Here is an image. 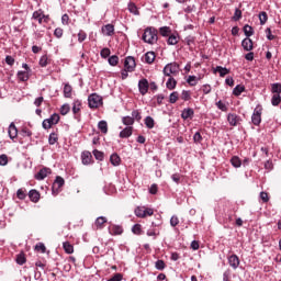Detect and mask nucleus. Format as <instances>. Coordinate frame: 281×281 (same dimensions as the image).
I'll return each instance as SVG.
<instances>
[{
  "label": "nucleus",
  "instance_id": "f257e3e1",
  "mask_svg": "<svg viewBox=\"0 0 281 281\" xmlns=\"http://www.w3.org/2000/svg\"><path fill=\"white\" fill-rule=\"evenodd\" d=\"M158 31L155 27H147L143 34L144 43H148L149 45H155L158 41Z\"/></svg>",
  "mask_w": 281,
  "mask_h": 281
},
{
  "label": "nucleus",
  "instance_id": "f03ea898",
  "mask_svg": "<svg viewBox=\"0 0 281 281\" xmlns=\"http://www.w3.org/2000/svg\"><path fill=\"white\" fill-rule=\"evenodd\" d=\"M32 19H34V21H38L40 25H43V23H49V21L52 20L49 18V14L46 15L43 9L34 11L32 14Z\"/></svg>",
  "mask_w": 281,
  "mask_h": 281
},
{
  "label": "nucleus",
  "instance_id": "7ed1b4c3",
  "mask_svg": "<svg viewBox=\"0 0 281 281\" xmlns=\"http://www.w3.org/2000/svg\"><path fill=\"white\" fill-rule=\"evenodd\" d=\"M134 214L137 216V218H146V216H153L155 211L146 206H137L134 211Z\"/></svg>",
  "mask_w": 281,
  "mask_h": 281
},
{
  "label": "nucleus",
  "instance_id": "20e7f679",
  "mask_svg": "<svg viewBox=\"0 0 281 281\" xmlns=\"http://www.w3.org/2000/svg\"><path fill=\"white\" fill-rule=\"evenodd\" d=\"M88 104L90 109H99V106H102V97L98 93L90 94L88 97Z\"/></svg>",
  "mask_w": 281,
  "mask_h": 281
},
{
  "label": "nucleus",
  "instance_id": "39448f33",
  "mask_svg": "<svg viewBox=\"0 0 281 281\" xmlns=\"http://www.w3.org/2000/svg\"><path fill=\"white\" fill-rule=\"evenodd\" d=\"M58 122H60V115L54 113L49 119L43 121L42 126L45 131H48V128H52V126L58 124Z\"/></svg>",
  "mask_w": 281,
  "mask_h": 281
},
{
  "label": "nucleus",
  "instance_id": "423d86ee",
  "mask_svg": "<svg viewBox=\"0 0 281 281\" xmlns=\"http://www.w3.org/2000/svg\"><path fill=\"white\" fill-rule=\"evenodd\" d=\"M162 71H164L165 76H167L169 78L171 75L176 76V74H179V64H177V61L167 64Z\"/></svg>",
  "mask_w": 281,
  "mask_h": 281
},
{
  "label": "nucleus",
  "instance_id": "0eeeda50",
  "mask_svg": "<svg viewBox=\"0 0 281 281\" xmlns=\"http://www.w3.org/2000/svg\"><path fill=\"white\" fill-rule=\"evenodd\" d=\"M251 122L255 126H260V123L262 122V109L261 108H256L252 116H251Z\"/></svg>",
  "mask_w": 281,
  "mask_h": 281
},
{
  "label": "nucleus",
  "instance_id": "6e6552de",
  "mask_svg": "<svg viewBox=\"0 0 281 281\" xmlns=\"http://www.w3.org/2000/svg\"><path fill=\"white\" fill-rule=\"evenodd\" d=\"M135 67H137V64L135 63V57H126L124 60V69H126V71L133 72L135 71Z\"/></svg>",
  "mask_w": 281,
  "mask_h": 281
},
{
  "label": "nucleus",
  "instance_id": "1a4fd4ad",
  "mask_svg": "<svg viewBox=\"0 0 281 281\" xmlns=\"http://www.w3.org/2000/svg\"><path fill=\"white\" fill-rule=\"evenodd\" d=\"M148 89H150V83L148 82V79H140L138 81V91L140 95H146V93H148Z\"/></svg>",
  "mask_w": 281,
  "mask_h": 281
},
{
  "label": "nucleus",
  "instance_id": "9d476101",
  "mask_svg": "<svg viewBox=\"0 0 281 281\" xmlns=\"http://www.w3.org/2000/svg\"><path fill=\"white\" fill-rule=\"evenodd\" d=\"M101 32L104 36H113V34H115V25L105 24L102 26Z\"/></svg>",
  "mask_w": 281,
  "mask_h": 281
},
{
  "label": "nucleus",
  "instance_id": "9b49d317",
  "mask_svg": "<svg viewBox=\"0 0 281 281\" xmlns=\"http://www.w3.org/2000/svg\"><path fill=\"white\" fill-rule=\"evenodd\" d=\"M82 106V102L80 100L74 101L72 113L75 115V120H80V108Z\"/></svg>",
  "mask_w": 281,
  "mask_h": 281
},
{
  "label": "nucleus",
  "instance_id": "f8f14e48",
  "mask_svg": "<svg viewBox=\"0 0 281 281\" xmlns=\"http://www.w3.org/2000/svg\"><path fill=\"white\" fill-rule=\"evenodd\" d=\"M227 122L231 126H236L237 124H240V116H238L236 113H229L227 115Z\"/></svg>",
  "mask_w": 281,
  "mask_h": 281
},
{
  "label": "nucleus",
  "instance_id": "ddd939ff",
  "mask_svg": "<svg viewBox=\"0 0 281 281\" xmlns=\"http://www.w3.org/2000/svg\"><path fill=\"white\" fill-rule=\"evenodd\" d=\"M52 173V169L49 168H42L36 175H35V179H37V181H43V179H45L47 177V175Z\"/></svg>",
  "mask_w": 281,
  "mask_h": 281
},
{
  "label": "nucleus",
  "instance_id": "4468645a",
  "mask_svg": "<svg viewBox=\"0 0 281 281\" xmlns=\"http://www.w3.org/2000/svg\"><path fill=\"white\" fill-rule=\"evenodd\" d=\"M228 265L233 269H236L237 267H240V259L236 255L228 256Z\"/></svg>",
  "mask_w": 281,
  "mask_h": 281
},
{
  "label": "nucleus",
  "instance_id": "2eb2a0df",
  "mask_svg": "<svg viewBox=\"0 0 281 281\" xmlns=\"http://www.w3.org/2000/svg\"><path fill=\"white\" fill-rule=\"evenodd\" d=\"M241 47L245 52H251L254 49V41L251 38L246 37L241 42Z\"/></svg>",
  "mask_w": 281,
  "mask_h": 281
},
{
  "label": "nucleus",
  "instance_id": "dca6fc26",
  "mask_svg": "<svg viewBox=\"0 0 281 281\" xmlns=\"http://www.w3.org/2000/svg\"><path fill=\"white\" fill-rule=\"evenodd\" d=\"M29 199L32 203H38L41 201V193L36 189H32L29 192Z\"/></svg>",
  "mask_w": 281,
  "mask_h": 281
},
{
  "label": "nucleus",
  "instance_id": "f3484780",
  "mask_svg": "<svg viewBox=\"0 0 281 281\" xmlns=\"http://www.w3.org/2000/svg\"><path fill=\"white\" fill-rule=\"evenodd\" d=\"M81 161L83 166H89L93 161V156L90 154V151H83L81 154Z\"/></svg>",
  "mask_w": 281,
  "mask_h": 281
},
{
  "label": "nucleus",
  "instance_id": "a211bd4d",
  "mask_svg": "<svg viewBox=\"0 0 281 281\" xmlns=\"http://www.w3.org/2000/svg\"><path fill=\"white\" fill-rule=\"evenodd\" d=\"M9 137L10 139H16V137H19V130L16 128V125L14 123H11L9 125Z\"/></svg>",
  "mask_w": 281,
  "mask_h": 281
},
{
  "label": "nucleus",
  "instance_id": "6ab92c4d",
  "mask_svg": "<svg viewBox=\"0 0 281 281\" xmlns=\"http://www.w3.org/2000/svg\"><path fill=\"white\" fill-rule=\"evenodd\" d=\"M109 233H110L112 236H121V234L124 233V228H122V226H120V225H112V226L109 228Z\"/></svg>",
  "mask_w": 281,
  "mask_h": 281
},
{
  "label": "nucleus",
  "instance_id": "aec40b11",
  "mask_svg": "<svg viewBox=\"0 0 281 281\" xmlns=\"http://www.w3.org/2000/svg\"><path fill=\"white\" fill-rule=\"evenodd\" d=\"M65 186V179L60 176H57L54 183H53V191L60 190Z\"/></svg>",
  "mask_w": 281,
  "mask_h": 281
},
{
  "label": "nucleus",
  "instance_id": "412c9836",
  "mask_svg": "<svg viewBox=\"0 0 281 281\" xmlns=\"http://www.w3.org/2000/svg\"><path fill=\"white\" fill-rule=\"evenodd\" d=\"M106 223V217L100 216L94 222V229H104V224Z\"/></svg>",
  "mask_w": 281,
  "mask_h": 281
},
{
  "label": "nucleus",
  "instance_id": "4be33fe9",
  "mask_svg": "<svg viewBox=\"0 0 281 281\" xmlns=\"http://www.w3.org/2000/svg\"><path fill=\"white\" fill-rule=\"evenodd\" d=\"M131 135H133V126H127L120 132V137L122 139H126V138L131 137Z\"/></svg>",
  "mask_w": 281,
  "mask_h": 281
},
{
  "label": "nucleus",
  "instance_id": "5701e85b",
  "mask_svg": "<svg viewBox=\"0 0 281 281\" xmlns=\"http://www.w3.org/2000/svg\"><path fill=\"white\" fill-rule=\"evenodd\" d=\"M156 58L157 55L155 54V52H147L145 54V63H147V65H153Z\"/></svg>",
  "mask_w": 281,
  "mask_h": 281
},
{
  "label": "nucleus",
  "instance_id": "b1692460",
  "mask_svg": "<svg viewBox=\"0 0 281 281\" xmlns=\"http://www.w3.org/2000/svg\"><path fill=\"white\" fill-rule=\"evenodd\" d=\"M18 80L21 82H27L30 80V72L20 70L18 71Z\"/></svg>",
  "mask_w": 281,
  "mask_h": 281
},
{
  "label": "nucleus",
  "instance_id": "393cba45",
  "mask_svg": "<svg viewBox=\"0 0 281 281\" xmlns=\"http://www.w3.org/2000/svg\"><path fill=\"white\" fill-rule=\"evenodd\" d=\"M194 116V110L192 108L184 109L181 113L182 120H189Z\"/></svg>",
  "mask_w": 281,
  "mask_h": 281
},
{
  "label": "nucleus",
  "instance_id": "a878e982",
  "mask_svg": "<svg viewBox=\"0 0 281 281\" xmlns=\"http://www.w3.org/2000/svg\"><path fill=\"white\" fill-rule=\"evenodd\" d=\"M214 74H220L221 78H225L229 74V69L224 68L223 66H216Z\"/></svg>",
  "mask_w": 281,
  "mask_h": 281
},
{
  "label": "nucleus",
  "instance_id": "bb28decb",
  "mask_svg": "<svg viewBox=\"0 0 281 281\" xmlns=\"http://www.w3.org/2000/svg\"><path fill=\"white\" fill-rule=\"evenodd\" d=\"M110 164H112V166H120V164H122V158H120V155L117 154H112L110 157Z\"/></svg>",
  "mask_w": 281,
  "mask_h": 281
},
{
  "label": "nucleus",
  "instance_id": "cd10ccee",
  "mask_svg": "<svg viewBox=\"0 0 281 281\" xmlns=\"http://www.w3.org/2000/svg\"><path fill=\"white\" fill-rule=\"evenodd\" d=\"M98 128L104 135H106V133H109V124L106 123V121H100L98 124Z\"/></svg>",
  "mask_w": 281,
  "mask_h": 281
},
{
  "label": "nucleus",
  "instance_id": "c85d7f7f",
  "mask_svg": "<svg viewBox=\"0 0 281 281\" xmlns=\"http://www.w3.org/2000/svg\"><path fill=\"white\" fill-rule=\"evenodd\" d=\"M231 164L234 168H240L243 166V160L238 156H233L231 158Z\"/></svg>",
  "mask_w": 281,
  "mask_h": 281
},
{
  "label": "nucleus",
  "instance_id": "c756f323",
  "mask_svg": "<svg viewBox=\"0 0 281 281\" xmlns=\"http://www.w3.org/2000/svg\"><path fill=\"white\" fill-rule=\"evenodd\" d=\"M74 91V88L69 83H65L64 86V97L71 98V93Z\"/></svg>",
  "mask_w": 281,
  "mask_h": 281
},
{
  "label": "nucleus",
  "instance_id": "7c9ffc66",
  "mask_svg": "<svg viewBox=\"0 0 281 281\" xmlns=\"http://www.w3.org/2000/svg\"><path fill=\"white\" fill-rule=\"evenodd\" d=\"M127 8L131 14H135L136 16H139V9H137V5L135 4V2H130Z\"/></svg>",
  "mask_w": 281,
  "mask_h": 281
},
{
  "label": "nucleus",
  "instance_id": "2f4dec72",
  "mask_svg": "<svg viewBox=\"0 0 281 281\" xmlns=\"http://www.w3.org/2000/svg\"><path fill=\"white\" fill-rule=\"evenodd\" d=\"M122 123L125 126H133L135 124V120L133 119V116H123L122 117Z\"/></svg>",
  "mask_w": 281,
  "mask_h": 281
},
{
  "label": "nucleus",
  "instance_id": "473e14b6",
  "mask_svg": "<svg viewBox=\"0 0 281 281\" xmlns=\"http://www.w3.org/2000/svg\"><path fill=\"white\" fill-rule=\"evenodd\" d=\"M198 80H201V78H196V76H189L187 82L190 87H196V85H199Z\"/></svg>",
  "mask_w": 281,
  "mask_h": 281
},
{
  "label": "nucleus",
  "instance_id": "72a5a7b5",
  "mask_svg": "<svg viewBox=\"0 0 281 281\" xmlns=\"http://www.w3.org/2000/svg\"><path fill=\"white\" fill-rule=\"evenodd\" d=\"M245 91V86L243 85H237L234 90H233V95H236V98H238V95H240L241 93H244Z\"/></svg>",
  "mask_w": 281,
  "mask_h": 281
},
{
  "label": "nucleus",
  "instance_id": "f704fd0d",
  "mask_svg": "<svg viewBox=\"0 0 281 281\" xmlns=\"http://www.w3.org/2000/svg\"><path fill=\"white\" fill-rule=\"evenodd\" d=\"M181 100H183L184 102L192 100V92H190V90H183L181 92Z\"/></svg>",
  "mask_w": 281,
  "mask_h": 281
},
{
  "label": "nucleus",
  "instance_id": "c9c22d12",
  "mask_svg": "<svg viewBox=\"0 0 281 281\" xmlns=\"http://www.w3.org/2000/svg\"><path fill=\"white\" fill-rule=\"evenodd\" d=\"M271 92L273 93V95H276V94L280 95V93H281V83H272L271 85Z\"/></svg>",
  "mask_w": 281,
  "mask_h": 281
},
{
  "label": "nucleus",
  "instance_id": "e433bc0d",
  "mask_svg": "<svg viewBox=\"0 0 281 281\" xmlns=\"http://www.w3.org/2000/svg\"><path fill=\"white\" fill-rule=\"evenodd\" d=\"M167 89H169L170 91H172V89H175L177 87V80L172 77H170L166 83Z\"/></svg>",
  "mask_w": 281,
  "mask_h": 281
},
{
  "label": "nucleus",
  "instance_id": "4c0bfd02",
  "mask_svg": "<svg viewBox=\"0 0 281 281\" xmlns=\"http://www.w3.org/2000/svg\"><path fill=\"white\" fill-rule=\"evenodd\" d=\"M108 61H109V65H111V67H115L120 63V57H117V55H113L109 57Z\"/></svg>",
  "mask_w": 281,
  "mask_h": 281
},
{
  "label": "nucleus",
  "instance_id": "58836bf2",
  "mask_svg": "<svg viewBox=\"0 0 281 281\" xmlns=\"http://www.w3.org/2000/svg\"><path fill=\"white\" fill-rule=\"evenodd\" d=\"M244 34H245V36H247V38H249V36H254V27H251L250 25L246 24L244 26Z\"/></svg>",
  "mask_w": 281,
  "mask_h": 281
},
{
  "label": "nucleus",
  "instance_id": "ea45409f",
  "mask_svg": "<svg viewBox=\"0 0 281 281\" xmlns=\"http://www.w3.org/2000/svg\"><path fill=\"white\" fill-rule=\"evenodd\" d=\"M145 125L148 128H155V119H153V116L145 117Z\"/></svg>",
  "mask_w": 281,
  "mask_h": 281
},
{
  "label": "nucleus",
  "instance_id": "a19ab883",
  "mask_svg": "<svg viewBox=\"0 0 281 281\" xmlns=\"http://www.w3.org/2000/svg\"><path fill=\"white\" fill-rule=\"evenodd\" d=\"M49 63H52V59H49V57H47V55H43L40 59V65L42 67H47V65H49Z\"/></svg>",
  "mask_w": 281,
  "mask_h": 281
},
{
  "label": "nucleus",
  "instance_id": "79ce46f5",
  "mask_svg": "<svg viewBox=\"0 0 281 281\" xmlns=\"http://www.w3.org/2000/svg\"><path fill=\"white\" fill-rule=\"evenodd\" d=\"M268 20L269 15H267V12L262 11L259 13L260 25H265V23H267Z\"/></svg>",
  "mask_w": 281,
  "mask_h": 281
},
{
  "label": "nucleus",
  "instance_id": "37998d69",
  "mask_svg": "<svg viewBox=\"0 0 281 281\" xmlns=\"http://www.w3.org/2000/svg\"><path fill=\"white\" fill-rule=\"evenodd\" d=\"M27 262V259L25 258V254L21 252L16 256V263L18 265H25Z\"/></svg>",
  "mask_w": 281,
  "mask_h": 281
},
{
  "label": "nucleus",
  "instance_id": "c03bdc74",
  "mask_svg": "<svg viewBox=\"0 0 281 281\" xmlns=\"http://www.w3.org/2000/svg\"><path fill=\"white\" fill-rule=\"evenodd\" d=\"M56 142H58V134L50 133V135L48 137V144H50V146H54V144H56Z\"/></svg>",
  "mask_w": 281,
  "mask_h": 281
},
{
  "label": "nucleus",
  "instance_id": "a18cd8bd",
  "mask_svg": "<svg viewBox=\"0 0 281 281\" xmlns=\"http://www.w3.org/2000/svg\"><path fill=\"white\" fill-rule=\"evenodd\" d=\"M171 32L172 31L168 26H162L159 29V33L161 34V36H170Z\"/></svg>",
  "mask_w": 281,
  "mask_h": 281
},
{
  "label": "nucleus",
  "instance_id": "49530a36",
  "mask_svg": "<svg viewBox=\"0 0 281 281\" xmlns=\"http://www.w3.org/2000/svg\"><path fill=\"white\" fill-rule=\"evenodd\" d=\"M241 19H243V11L240 9H236L232 20L240 21Z\"/></svg>",
  "mask_w": 281,
  "mask_h": 281
},
{
  "label": "nucleus",
  "instance_id": "de8ad7c7",
  "mask_svg": "<svg viewBox=\"0 0 281 281\" xmlns=\"http://www.w3.org/2000/svg\"><path fill=\"white\" fill-rule=\"evenodd\" d=\"M92 154H93V156L95 157V159H97L98 161H102V160L104 159V153H102V151H100V150H98V149H94V150L92 151Z\"/></svg>",
  "mask_w": 281,
  "mask_h": 281
},
{
  "label": "nucleus",
  "instance_id": "09e8293b",
  "mask_svg": "<svg viewBox=\"0 0 281 281\" xmlns=\"http://www.w3.org/2000/svg\"><path fill=\"white\" fill-rule=\"evenodd\" d=\"M281 102V97L280 94H273L271 99V104L272 106H278Z\"/></svg>",
  "mask_w": 281,
  "mask_h": 281
},
{
  "label": "nucleus",
  "instance_id": "8fccbe9b",
  "mask_svg": "<svg viewBox=\"0 0 281 281\" xmlns=\"http://www.w3.org/2000/svg\"><path fill=\"white\" fill-rule=\"evenodd\" d=\"M35 251H41V254H45L47 251V247H45V244L38 243L35 246Z\"/></svg>",
  "mask_w": 281,
  "mask_h": 281
},
{
  "label": "nucleus",
  "instance_id": "3c124183",
  "mask_svg": "<svg viewBox=\"0 0 281 281\" xmlns=\"http://www.w3.org/2000/svg\"><path fill=\"white\" fill-rule=\"evenodd\" d=\"M155 267L158 271H164L166 269V262L164 260H157Z\"/></svg>",
  "mask_w": 281,
  "mask_h": 281
},
{
  "label": "nucleus",
  "instance_id": "603ef678",
  "mask_svg": "<svg viewBox=\"0 0 281 281\" xmlns=\"http://www.w3.org/2000/svg\"><path fill=\"white\" fill-rule=\"evenodd\" d=\"M64 250L66 251V254H72L74 246L69 241H66L64 243Z\"/></svg>",
  "mask_w": 281,
  "mask_h": 281
},
{
  "label": "nucleus",
  "instance_id": "864d4df0",
  "mask_svg": "<svg viewBox=\"0 0 281 281\" xmlns=\"http://www.w3.org/2000/svg\"><path fill=\"white\" fill-rule=\"evenodd\" d=\"M179 100V92L175 91L169 97L170 104H175Z\"/></svg>",
  "mask_w": 281,
  "mask_h": 281
},
{
  "label": "nucleus",
  "instance_id": "5fc2aeb1",
  "mask_svg": "<svg viewBox=\"0 0 281 281\" xmlns=\"http://www.w3.org/2000/svg\"><path fill=\"white\" fill-rule=\"evenodd\" d=\"M168 45H177L179 43V40L177 38V35H170L167 40Z\"/></svg>",
  "mask_w": 281,
  "mask_h": 281
},
{
  "label": "nucleus",
  "instance_id": "6e6d98bb",
  "mask_svg": "<svg viewBox=\"0 0 281 281\" xmlns=\"http://www.w3.org/2000/svg\"><path fill=\"white\" fill-rule=\"evenodd\" d=\"M85 41H87V32L79 31V33H78V42L79 43H85Z\"/></svg>",
  "mask_w": 281,
  "mask_h": 281
},
{
  "label": "nucleus",
  "instance_id": "4d7b16f0",
  "mask_svg": "<svg viewBox=\"0 0 281 281\" xmlns=\"http://www.w3.org/2000/svg\"><path fill=\"white\" fill-rule=\"evenodd\" d=\"M133 234H136V236L142 235V225L135 224L132 228Z\"/></svg>",
  "mask_w": 281,
  "mask_h": 281
},
{
  "label": "nucleus",
  "instance_id": "13d9d810",
  "mask_svg": "<svg viewBox=\"0 0 281 281\" xmlns=\"http://www.w3.org/2000/svg\"><path fill=\"white\" fill-rule=\"evenodd\" d=\"M16 196H18V199H20V201H24V199L27 196V194L25 193L24 189H19L16 192Z\"/></svg>",
  "mask_w": 281,
  "mask_h": 281
},
{
  "label": "nucleus",
  "instance_id": "bf43d9fd",
  "mask_svg": "<svg viewBox=\"0 0 281 281\" xmlns=\"http://www.w3.org/2000/svg\"><path fill=\"white\" fill-rule=\"evenodd\" d=\"M215 104H216L217 109H220V111L227 113V105L225 103H223V101H218Z\"/></svg>",
  "mask_w": 281,
  "mask_h": 281
},
{
  "label": "nucleus",
  "instance_id": "052dcab7",
  "mask_svg": "<svg viewBox=\"0 0 281 281\" xmlns=\"http://www.w3.org/2000/svg\"><path fill=\"white\" fill-rule=\"evenodd\" d=\"M132 117H133V120H136V122H139L142 120V113L138 112V110H134L132 112Z\"/></svg>",
  "mask_w": 281,
  "mask_h": 281
},
{
  "label": "nucleus",
  "instance_id": "680f3d73",
  "mask_svg": "<svg viewBox=\"0 0 281 281\" xmlns=\"http://www.w3.org/2000/svg\"><path fill=\"white\" fill-rule=\"evenodd\" d=\"M69 111H71V108L69 106V104H64L60 108V114L61 115H67V113H69Z\"/></svg>",
  "mask_w": 281,
  "mask_h": 281
},
{
  "label": "nucleus",
  "instance_id": "e2e57ef3",
  "mask_svg": "<svg viewBox=\"0 0 281 281\" xmlns=\"http://www.w3.org/2000/svg\"><path fill=\"white\" fill-rule=\"evenodd\" d=\"M100 54H101L102 58H109L111 56V49L110 48H103Z\"/></svg>",
  "mask_w": 281,
  "mask_h": 281
},
{
  "label": "nucleus",
  "instance_id": "0e129e2a",
  "mask_svg": "<svg viewBox=\"0 0 281 281\" xmlns=\"http://www.w3.org/2000/svg\"><path fill=\"white\" fill-rule=\"evenodd\" d=\"M170 225L171 227H177V225H179V217L177 215L171 216Z\"/></svg>",
  "mask_w": 281,
  "mask_h": 281
},
{
  "label": "nucleus",
  "instance_id": "69168bd1",
  "mask_svg": "<svg viewBox=\"0 0 281 281\" xmlns=\"http://www.w3.org/2000/svg\"><path fill=\"white\" fill-rule=\"evenodd\" d=\"M0 166H8V155H0Z\"/></svg>",
  "mask_w": 281,
  "mask_h": 281
},
{
  "label": "nucleus",
  "instance_id": "338daca9",
  "mask_svg": "<svg viewBox=\"0 0 281 281\" xmlns=\"http://www.w3.org/2000/svg\"><path fill=\"white\" fill-rule=\"evenodd\" d=\"M223 281H232V271L231 270H226L223 273Z\"/></svg>",
  "mask_w": 281,
  "mask_h": 281
},
{
  "label": "nucleus",
  "instance_id": "774afa93",
  "mask_svg": "<svg viewBox=\"0 0 281 281\" xmlns=\"http://www.w3.org/2000/svg\"><path fill=\"white\" fill-rule=\"evenodd\" d=\"M122 273H115L112 278H110L108 281H122Z\"/></svg>",
  "mask_w": 281,
  "mask_h": 281
}]
</instances>
